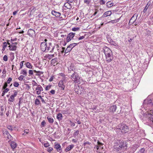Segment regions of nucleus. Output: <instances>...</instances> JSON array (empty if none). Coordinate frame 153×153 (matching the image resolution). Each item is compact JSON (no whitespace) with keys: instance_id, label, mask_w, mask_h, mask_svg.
Returning <instances> with one entry per match:
<instances>
[{"instance_id":"obj_17","label":"nucleus","mask_w":153,"mask_h":153,"mask_svg":"<svg viewBox=\"0 0 153 153\" xmlns=\"http://www.w3.org/2000/svg\"><path fill=\"white\" fill-rule=\"evenodd\" d=\"M52 14L55 16L56 17H59L61 15V13L59 12L52 10L51 12Z\"/></svg>"},{"instance_id":"obj_7","label":"nucleus","mask_w":153,"mask_h":153,"mask_svg":"<svg viewBox=\"0 0 153 153\" xmlns=\"http://www.w3.org/2000/svg\"><path fill=\"white\" fill-rule=\"evenodd\" d=\"M75 33H69L66 39V42H69L75 35Z\"/></svg>"},{"instance_id":"obj_33","label":"nucleus","mask_w":153,"mask_h":153,"mask_svg":"<svg viewBox=\"0 0 153 153\" xmlns=\"http://www.w3.org/2000/svg\"><path fill=\"white\" fill-rule=\"evenodd\" d=\"M78 44V43H73L69 45L70 46L71 48V49H72L74 48L75 46L76 45H77Z\"/></svg>"},{"instance_id":"obj_51","label":"nucleus","mask_w":153,"mask_h":153,"mask_svg":"<svg viewBox=\"0 0 153 153\" xmlns=\"http://www.w3.org/2000/svg\"><path fill=\"white\" fill-rule=\"evenodd\" d=\"M84 2L88 4H89L90 3V1L88 0H84Z\"/></svg>"},{"instance_id":"obj_25","label":"nucleus","mask_w":153,"mask_h":153,"mask_svg":"<svg viewBox=\"0 0 153 153\" xmlns=\"http://www.w3.org/2000/svg\"><path fill=\"white\" fill-rule=\"evenodd\" d=\"M113 3L111 1H108L106 3V6L108 7H110L113 6Z\"/></svg>"},{"instance_id":"obj_6","label":"nucleus","mask_w":153,"mask_h":153,"mask_svg":"<svg viewBox=\"0 0 153 153\" xmlns=\"http://www.w3.org/2000/svg\"><path fill=\"white\" fill-rule=\"evenodd\" d=\"M47 43L46 42H42L40 44V48L42 51L47 52Z\"/></svg>"},{"instance_id":"obj_16","label":"nucleus","mask_w":153,"mask_h":153,"mask_svg":"<svg viewBox=\"0 0 153 153\" xmlns=\"http://www.w3.org/2000/svg\"><path fill=\"white\" fill-rule=\"evenodd\" d=\"M147 117L148 118L149 120L152 121L153 123V112L152 114L151 113H148L147 114Z\"/></svg>"},{"instance_id":"obj_26","label":"nucleus","mask_w":153,"mask_h":153,"mask_svg":"<svg viewBox=\"0 0 153 153\" xmlns=\"http://www.w3.org/2000/svg\"><path fill=\"white\" fill-rule=\"evenodd\" d=\"M62 115L61 113H58L57 115L56 118L59 121L62 119Z\"/></svg>"},{"instance_id":"obj_45","label":"nucleus","mask_w":153,"mask_h":153,"mask_svg":"<svg viewBox=\"0 0 153 153\" xmlns=\"http://www.w3.org/2000/svg\"><path fill=\"white\" fill-rule=\"evenodd\" d=\"M57 60H58V59L57 58H54V59H52V60H51V61L53 62H54V63H55L56 62H57Z\"/></svg>"},{"instance_id":"obj_40","label":"nucleus","mask_w":153,"mask_h":153,"mask_svg":"<svg viewBox=\"0 0 153 153\" xmlns=\"http://www.w3.org/2000/svg\"><path fill=\"white\" fill-rule=\"evenodd\" d=\"M79 30V27H73L72 28V30L73 31H76L78 30Z\"/></svg>"},{"instance_id":"obj_12","label":"nucleus","mask_w":153,"mask_h":153,"mask_svg":"<svg viewBox=\"0 0 153 153\" xmlns=\"http://www.w3.org/2000/svg\"><path fill=\"white\" fill-rule=\"evenodd\" d=\"M103 51L105 55L112 53L111 50L107 47H105L104 48Z\"/></svg>"},{"instance_id":"obj_13","label":"nucleus","mask_w":153,"mask_h":153,"mask_svg":"<svg viewBox=\"0 0 153 153\" xmlns=\"http://www.w3.org/2000/svg\"><path fill=\"white\" fill-rule=\"evenodd\" d=\"M58 86L61 88V89L64 90L65 88V85L64 84L63 81L60 80L58 83Z\"/></svg>"},{"instance_id":"obj_22","label":"nucleus","mask_w":153,"mask_h":153,"mask_svg":"<svg viewBox=\"0 0 153 153\" xmlns=\"http://www.w3.org/2000/svg\"><path fill=\"white\" fill-rule=\"evenodd\" d=\"M68 73H71V72L72 71V73H73L74 71L73 68V65L72 64H71V65L69 66L68 67Z\"/></svg>"},{"instance_id":"obj_39","label":"nucleus","mask_w":153,"mask_h":153,"mask_svg":"<svg viewBox=\"0 0 153 153\" xmlns=\"http://www.w3.org/2000/svg\"><path fill=\"white\" fill-rule=\"evenodd\" d=\"M8 86L7 83L6 82H5L4 84V85L2 89H5Z\"/></svg>"},{"instance_id":"obj_31","label":"nucleus","mask_w":153,"mask_h":153,"mask_svg":"<svg viewBox=\"0 0 153 153\" xmlns=\"http://www.w3.org/2000/svg\"><path fill=\"white\" fill-rule=\"evenodd\" d=\"M47 119L48 120V122L50 123H53V118H52L51 117H47Z\"/></svg>"},{"instance_id":"obj_64","label":"nucleus","mask_w":153,"mask_h":153,"mask_svg":"<svg viewBox=\"0 0 153 153\" xmlns=\"http://www.w3.org/2000/svg\"><path fill=\"white\" fill-rule=\"evenodd\" d=\"M4 91L5 92L7 93L9 91V89L8 88H5V89H4Z\"/></svg>"},{"instance_id":"obj_38","label":"nucleus","mask_w":153,"mask_h":153,"mask_svg":"<svg viewBox=\"0 0 153 153\" xmlns=\"http://www.w3.org/2000/svg\"><path fill=\"white\" fill-rule=\"evenodd\" d=\"M19 84L17 82H15L13 83V85L14 87H17L19 86Z\"/></svg>"},{"instance_id":"obj_5","label":"nucleus","mask_w":153,"mask_h":153,"mask_svg":"<svg viewBox=\"0 0 153 153\" xmlns=\"http://www.w3.org/2000/svg\"><path fill=\"white\" fill-rule=\"evenodd\" d=\"M54 47V46L52 45L51 43H49L47 47V52L49 51V52L51 53L53 52Z\"/></svg>"},{"instance_id":"obj_14","label":"nucleus","mask_w":153,"mask_h":153,"mask_svg":"<svg viewBox=\"0 0 153 153\" xmlns=\"http://www.w3.org/2000/svg\"><path fill=\"white\" fill-rule=\"evenodd\" d=\"M143 103L144 104H147V105L152 106L153 105V103L152 102V100H148L146 99L144 101Z\"/></svg>"},{"instance_id":"obj_8","label":"nucleus","mask_w":153,"mask_h":153,"mask_svg":"<svg viewBox=\"0 0 153 153\" xmlns=\"http://www.w3.org/2000/svg\"><path fill=\"white\" fill-rule=\"evenodd\" d=\"M14 92V94L13 95H11L10 98H9L8 100L10 102H13V101L15 97H16L17 95L18 92L15 90L13 91Z\"/></svg>"},{"instance_id":"obj_50","label":"nucleus","mask_w":153,"mask_h":153,"mask_svg":"<svg viewBox=\"0 0 153 153\" xmlns=\"http://www.w3.org/2000/svg\"><path fill=\"white\" fill-rule=\"evenodd\" d=\"M12 78H11L9 77L8 79L6 82H7V83L9 84L10 82L12 81Z\"/></svg>"},{"instance_id":"obj_20","label":"nucleus","mask_w":153,"mask_h":153,"mask_svg":"<svg viewBox=\"0 0 153 153\" xmlns=\"http://www.w3.org/2000/svg\"><path fill=\"white\" fill-rule=\"evenodd\" d=\"M54 148L56 149L58 152H59L62 150L61 146L59 144H56L54 145Z\"/></svg>"},{"instance_id":"obj_30","label":"nucleus","mask_w":153,"mask_h":153,"mask_svg":"<svg viewBox=\"0 0 153 153\" xmlns=\"http://www.w3.org/2000/svg\"><path fill=\"white\" fill-rule=\"evenodd\" d=\"M33 71L37 73V75L38 76H40L41 74H42L43 73V72L40 71H37L35 70H34Z\"/></svg>"},{"instance_id":"obj_19","label":"nucleus","mask_w":153,"mask_h":153,"mask_svg":"<svg viewBox=\"0 0 153 153\" xmlns=\"http://www.w3.org/2000/svg\"><path fill=\"white\" fill-rule=\"evenodd\" d=\"M64 6L65 7H66L67 9H71L72 7L71 4L68 2L65 3Z\"/></svg>"},{"instance_id":"obj_1","label":"nucleus","mask_w":153,"mask_h":153,"mask_svg":"<svg viewBox=\"0 0 153 153\" xmlns=\"http://www.w3.org/2000/svg\"><path fill=\"white\" fill-rule=\"evenodd\" d=\"M74 89L75 91L79 94H85L86 93V89L81 86L75 85Z\"/></svg>"},{"instance_id":"obj_49","label":"nucleus","mask_w":153,"mask_h":153,"mask_svg":"<svg viewBox=\"0 0 153 153\" xmlns=\"http://www.w3.org/2000/svg\"><path fill=\"white\" fill-rule=\"evenodd\" d=\"M86 36V35L85 34L84 36H80V37H79L78 39V40H81L82 39H83L84 38H85V36Z\"/></svg>"},{"instance_id":"obj_53","label":"nucleus","mask_w":153,"mask_h":153,"mask_svg":"<svg viewBox=\"0 0 153 153\" xmlns=\"http://www.w3.org/2000/svg\"><path fill=\"white\" fill-rule=\"evenodd\" d=\"M46 124V122L45 120L43 121L41 123V125L42 127H44L45 125Z\"/></svg>"},{"instance_id":"obj_34","label":"nucleus","mask_w":153,"mask_h":153,"mask_svg":"<svg viewBox=\"0 0 153 153\" xmlns=\"http://www.w3.org/2000/svg\"><path fill=\"white\" fill-rule=\"evenodd\" d=\"M79 131L78 130H77L76 131H75L74 134L73 136L74 137H75L76 136H77L78 134H79Z\"/></svg>"},{"instance_id":"obj_29","label":"nucleus","mask_w":153,"mask_h":153,"mask_svg":"<svg viewBox=\"0 0 153 153\" xmlns=\"http://www.w3.org/2000/svg\"><path fill=\"white\" fill-rule=\"evenodd\" d=\"M113 57L111 58V57H106V61L108 62H111L113 59Z\"/></svg>"},{"instance_id":"obj_37","label":"nucleus","mask_w":153,"mask_h":153,"mask_svg":"<svg viewBox=\"0 0 153 153\" xmlns=\"http://www.w3.org/2000/svg\"><path fill=\"white\" fill-rule=\"evenodd\" d=\"M112 53H109V54H106L105 55L106 57H111V58L113 57V56H112Z\"/></svg>"},{"instance_id":"obj_32","label":"nucleus","mask_w":153,"mask_h":153,"mask_svg":"<svg viewBox=\"0 0 153 153\" xmlns=\"http://www.w3.org/2000/svg\"><path fill=\"white\" fill-rule=\"evenodd\" d=\"M120 19V18H119V19H115V20H113L111 21H110L109 22V23H116L117 22H119Z\"/></svg>"},{"instance_id":"obj_2","label":"nucleus","mask_w":153,"mask_h":153,"mask_svg":"<svg viewBox=\"0 0 153 153\" xmlns=\"http://www.w3.org/2000/svg\"><path fill=\"white\" fill-rule=\"evenodd\" d=\"M117 128L121 130V132L124 133H127L129 131L128 126L124 124H119Z\"/></svg>"},{"instance_id":"obj_27","label":"nucleus","mask_w":153,"mask_h":153,"mask_svg":"<svg viewBox=\"0 0 153 153\" xmlns=\"http://www.w3.org/2000/svg\"><path fill=\"white\" fill-rule=\"evenodd\" d=\"M26 67L29 68L31 69L32 68V66L31 64L29 62H27L25 64Z\"/></svg>"},{"instance_id":"obj_35","label":"nucleus","mask_w":153,"mask_h":153,"mask_svg":"<svg viewBox=\"0 0 153 153\" xmlns=\"http://www.w3.org/2000/svg\"><path fill=\"white\" fill-rule=\"evenodd\" d=\"M35 103L36 105H38L40 104V102L39 100L38 99H36L35 100Z\"/></svg>"},{"instance_id":"obj_36","label":"nucleus","mask_w":153,"mask_h":153,"mask_svg":"<svg viewBox=\"0 0 153 153\" xmlns=\"http://www.w3.org/2000/svg\"><path fill=\"white\" fill-rule=\"evenodd\" d=\"M25 76L22 75H21L18 78V79L20 81L25 79Z\"/></svg>"},{"instance_id":"obj_9","label":"nucleus","mask_w":153,"mask_h":153,"mask_svg":"<svg viewBox=\"0 0 153 153\" xmlns=\"http://www.w3.org/2000/svg\"><path fill=\"white\" fill-rule=\"evenodd\" d=\"M27 34L30 36H33L35 35V32L33 30L30 29L28 30Z\"/></svg>"},{"instance_id":"obj_18","label":"nucleus","mask_w":153,"mask_h":153,"mask_svg":"<svg viewBox=\"0 0 153 153\" xmlns=\"http://www.w3.org/2000/svg\"><path fill=\"white\" fill-rule=\"evenodd\" d=\"M8 47L9 50L10 51H16V46L14 45H13L11 44L10 45L8 46Z\"/></svg>"},{"instance_id":"obj_62","label":"nucleus","mask_w":153,"mask_h":153,"mask_svg":"<svg viewBox=\"0 0 153 153\" xmlns=\"http://www.w3.org/2000/svg\"><path fill=\"white\" fill-rule=\"evenodd\" d=\"M33 86H37L38 87V86H40V85H38L36 82H35L34 84H33V83L32 84Z\"/></svg>"},{"instance_id":"obj_11","label":"nucleus","mask_w":153,"mask_h":153,"mask_svg":"<svg viewBox=\"0 0 153 153\" xmlns=\"http://www.w3.org/2000/svg\"><path fill=\"white\" fill-rule=\"evenodd\" d=\"M36 93L37 94L39 95L40 94L42 91H43V89L41 86L40 85V86H38V87L36 88Z\"/></svg>"},{"instance_id":"obj_55","label":"nucleus","mask_w":153,"mask_h":153,"mask_svg":"<svg viewBox=\"0 0 153 153\" xmlns=\"http://www.w3.org/2000/svg\"><path fill=\"white\" fill-rule=\"evenodd\" d=\"M3 134H7V136H7V137H8V138H9V137H8L9 136H8V134H9V135H10V137H11L10 135L9 134V133L8 132V131H5L3 133Z\"/></svg>"},{"instance_id":"obj_4","label":"nucleus","mask_w":153,"mask_h":153,"mask_svg":"<svg viewBox=\"0 0 153 153\" xmlns=\"http://www.w3.org/2000/svg\"><path fill=\"white\" fill-rule=\"evenodd\" d=\"M71 78L74 83H78V84L80 83L79 81V77L76 72H74L71 76Z\"/></svg>"},{"instance_id":"obj_3","label":"nucleus","mask_w":153,"mask_h":153,"mask_svg":"<svg viewBox=\"0 0 153 153\" xmlns=\"http://www.w3.org/2000/svg\"><path fill=\"white\" fill-rule=\"evenodd\" d=\"M117 144L119 146L118 149H121L124 151L127 149V146L126 142L123 140H119L117 142Z\"/></svg>"},{"instance_id":"obj_58","label":"nucleus","mask_w":153,"mask_h":153,"mask_svg":"<svg viewBox=\"0 0 153 153\" xmlns=\"http://www.w3.org/2000/svg\"><path fill=\"white\" fill-rule=\"evenodd\" d=\"M97 145L99 146H100L102 145H103V144L101 143L99 141H97Z\"/></svg>"},{"instance_id":"obj_21","label":"nucleus","mask_w":153,"mask_h":153,"mask_svg":"<svg viewBox=\"0 0 153 153\" xmlns=\"http://www.w3.org/2000/svg\"><path fill=\"white\" fill-rule=\"evenodd\" d=\"M74 145L73 144L69 145L65 149V152H68L69 151H70L74 147Z\"/></svg>"},{"instance_id":"obj_56","label":"nucleus","mask_w":153,"mask_h":153,"mask_svg":"<svg viewBox=\"0 0 153 153\" xmlns=\"http://www.w3.org/2000/svg\"><path fill=\"white\" fill-rule=\"evenodd\" d=\"M145 151V149L144 148H142L140 149L139 152L140 153H143Z\"/></svg>"},{"instance_id":"obj_42","label":"nucleus","mask_w":153,"mask_h":153,"mask_svg":"<svg viewBox=\"0 0 153 153\" xmlns=\"http://www.w3.org/2000/svg\"><path fill=\"white\" fill-rule=\"evenodd\" d=\"M24 62V61H22L20 63V69H22V67L23 66V63Z\"/></svg>"},{"instance_id":"obj_57","label":"nucleus","mask_w":153,"mask_h":153,"mask_svg":"<svg viewBox=\"0 0 153 153\" xmlns=\"http://www.w3.org/2000/svg\"><path fill=\"white\" fill-rule=\"evenodd\" d=\"M66 49H67V50H68V51H71L72 49H71V47L69 45L68 46V47H67Z\"/></svg>"},{"instance_id":"obj_24","label":"nucleus","mask_w":153,"mask_h":153,"mask_svg":"<svg viewBox=\"0 0 153 153\" xmlns=\"http://www.w3.org/2000/svg\"><path fill=\"white\" fill-rule=\"evenodd\" d=\"M117 108V106L115 105H113L110 108V111L112 112H114L116 110Z\"/></svg>"},{"instance_id":"obj_46","label":"nucleus","mask_w":153,"mask_h":153,"mask_svg":"<svg viewBox=\"0 0 153 153\" xmlns=\"http://www.w3.org/2000/svg\"><path fill=\"white\" fill-rule=\"evenodd\" d=\"M51 85H48L45 88V90H48L50 89L51 87Z\"/></svg>"},{"instance_id":"obj_43","label":"nucleus","mask_w":153,"mask_h":153,"mask_svg":"<svg viewBox=\"0 0 153 153\" xmlns=\"http://www.w3.org/2000/svg\"><path fill=\"white\" fill-rule=\"evenodd\" d=\"M105 2L103 0H100L99 3L100 4H104Z\"/></svg>"},{"instance_id":"obj_23","label":"nucleus","mask_w":153,"mask_h":153,"mask_svg":"<svg viewBox=\"0 0 153 153\" xmlns=\"http://www.w3.org/2000/svg\"><path fill=\"white\" fill-rule=\"evenodd\" d=\"M10 146L12 149H14L17 146L16 143L14 141H12L10 143Z\"/></svg>"},{"instance_id":"obj_61","label":"nucleus","mask_w":153,"mask_h":153,"mask_svg":"<svg viewBox=\"0 0 153 153\" xmlns=\"http://www.w3.org/2000/svg\"><path fill=\"white\" fill-rule=\"evenodd\" d=\"M55 91L54 90H51L50 91V93L52 94H54L55 93Z\"/></svg>"},{"instance_id":"obj_10","label":"nucleus","mask_w":153,"mask_h":153,"mask_svg":"<svg viewBox=\"0 0 153 153\" xmlns=\"http://www.w3.org/2000/svg\"><path fill=\"white\" fill-rule=\"evenodd\" d=\"M138 16V15L137 14L135 13L131 18L130 19V22H131V24H134V23Z\"/></svg>"},{"instance_id":"obj_47","label":"nucleus","mask_w":153,"mask_h":153,"mask_svg":"<svg viewBox=\"0 0 153 153\" xmlns=\"http://www.w3.org/2000/svg\"><path fill=\"white\" fill-rule=\"evenodd\" d=\"M149 7L147 6V5H146L144 9L143 10V12L144 13H145L146 12L147 10L148 9V8Z\"/></svg>"},{"instance_id":"obj_54","label":"nucleus","mask_w":153,"mask_h":153,"mask_svg":"<svg viewBox=\"0 0 153 153\" xmlns=\"http://www.w3.org/2000/svg\"><path fill=\"white\" fill-rule=\"evenodd\" d=\"M22 100V98L21 97L19 98V106L20 104L22 103V101H21Z\"/></svg>"},{"instance_id":"obj_63","label":"nucleus","mask_w":153,"mask_h":153,"mask_svg":"<svg viewBox=\"0 0 153 153\" xmlns=\"http://www.w3.org/2000/svg\"><path fill=\"white\" fill-rule=\"evenodd\" d=\"M29 132V129H26L25 130H24V132L25 133H26V134H27Z\"/></svg>"},{"instance_id":"obj_41","label":"nucleus","mask_w":153,"mask_h":153,"mask_svg":"<svg viewBox=\"0 0 153 153\" xmlns=\"http://www.w3.org/2000/svg\"><path fill=\"white\" fill-rule=\"evenodd\" d=\"M3 60L5 61H7L8 60L7 56L6 55H4L3 58Z\"/></svg>"},{"instance_id":"obj_59","label":"nucleus","mask_w":153,"mask_h":153,"mask_svg":"<svg viewBox=\"0 0 153 153\" xmlns=\"http://www.w3.org/2000/svg\"><path fill=\"white\" fill-rule=\"evenodd\" d=\"M76 121L77 122L78 124H80L81 123L80 121L79 120L78 118H76Z\"/></svg>"},{"instance_id":"obj_48","label":"nucleus","mask_w":153,"mask_h":153,"mask_svg":"<svg viewBox=\"0 0 153 153\" xmlns=\"http://www.w3.org/2000/svg\"><path fill=\"white\" fill-rule=\"evenodd\" d=\"M33 71L32 70H30L29 71V74L30 75H33Z\"/></svg>"},{"instance_id":"obj_52","label":"nucleus","mask_w":153,"mask_h":153,"mask_svg":"<svg viewBox=\"0 0 153 153\" xmlns=\"http://www.w3.org/2000/svg\"><path fill=\"white\" fill-rule=\"evenodd\" d=\"M50 145L48 143V142L45 143L44 144V146L45 147H48Z\"/></svg>"},{"instance_id":"obj_28","label":"nucleus","mask_w":153,"mask_h":153,"mask_svg":"<svg viewBox=\"0 0 153 153\" xmlns=\"http://www.w3.org/2000/svg\"><path fill=\"white\" fill-rule=\"evenodd\" d=\"M20 74L25 75V76H26L27 75V72L26 70L25 69H22L21 70V72L20 73Z\"/></svg>"},{"instance_id":"obj_44","label":"nucleus","mask_w":153,"mask_h":153,"mask_svg":"<svg viewBox=\"0 0 153 153\" xmlns=\"http://www.w3.org/2000/svg\"><path fill=\"white\" fill-rule=\"evenodd\" d=\"M53 150V148L52 147H49L48 148L47 151L49 152H51Z\"/></svg>"},{"instance_id":"obj_60","label":"nucleus","mask_w":153,"mask_h":153,"mask_svg":"<svg viewBox=\"0 0 153 153\" xmlns=\"http://www.w3.org/2000/svg\"><path fill=\"white\" fill-rule=\"evenodd\" d=\"M6 46L5 45L2 46V49L1 50L2 53H3V52L5 51V49L6 48Z\"/></svg>"},{"instance_id":"obj_15","label":"nucleus","mask_w":153,"mask_h":153,"mask_svg":"<svg viewBox=\"0 0 153 153\" xmlns=\"http://www.w3.org/2000/svg\"><path fill=\"white\" fill-rule=\"evenodd\" d=\"M111 14V11H108L105 12L101 17V18H104L108 16H110Z\"/></svg>"}]
</instances>
